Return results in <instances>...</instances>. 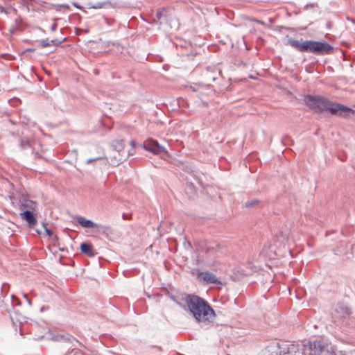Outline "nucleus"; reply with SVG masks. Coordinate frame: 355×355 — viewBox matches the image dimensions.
I'll use <instances>...</instances> for the list:
<instances>
[{
    "label": "nucleus",
    "mask_w": 355,
    "mask_h": 355,
    "mask_svg": "<svg viewBox=\"0 0 355 355\" xmlns=\"http://www.w3.org/2000/svg\"><path fill=\"white\" fill-rule=\"evenodd\" d=\"M57 28V24L55 23H54L53 24H52L51 27V30L52 31H54Z\"/></svg>",
    "instance_id": "obj_31"
},
{
    "label": "nucleus",
    "mask_w": 355,
    "mask_h": 355,
    "mask_svg": "<svg viewBox=\"0 0 355 355\" xmlns=\"http://www.w3.org/2000/svg\"><path fill=\"white\" fill-rule=\"evenodd\" d=\"M11 225H12V227H8V229L10 231H7V234H10V233H12V232H14L16 231L15 228H17V225L16 223H11Z\"/></svg>",
    "instance_id": "obj_23"
},
{
    "label": "nucleus",
    "mask_w": 355,
    "mask_h": 355,
    "mask_svg": "<svg viewBox=\"0 0 355 355\" xmlns=\"http://www.w3.org/2000/svg\"><path fill=\"white\" fill-rule=\"evenodd\" d=\"M134 153L130 150L128 152V155H132Z\"/></svg>",
    "instance_id": "obj_38"
},
{
    "label": "nucleus",
    "mask_w": 355,
    "mask_h": 355,
    "mask_svg": "<svg viewBox=\"0 0 355 355\" xmlns=\"http://www.w3.org/2000/svg\"><path fill=\"white\" fill-rule=\"evenodd\" d=\"M72 5H73V6H75L76 8H78V9H82V8H82V6H80L78 3H76V2H73V3H72Z\"/></svg>",
    "instance_id": "obj_30"
},
{
    "label": "nucleus",
    "mask_w": 355,
    "mask_h": 355,
    "mask_svg": "<svg viewBox=\"0 0 355 355\" xmlns=\"http://www.w3.org/2000/svg\"><path fill=\"white\" fill-rule=\"evenodd\" d=\"M26 224H27L28 227L31 230H35L38 234H42V231L41 230H38L36 229V225H37V223H26Z\"/></svg>",
    "instance_id": "obj_22"
},
{
    "label": "nucleus",
    "mask_w": 355,
    "mask_h": 355,
    "mask_svg": "<svg viewBox=\"0 0 355 355\" xmlns=\"http://www.w3.org/2000/svg\"><path fill=\"white\" fill-rule=\"evenodd\" d=\"M141 148L153 153V154L164 153L167 151L165 148L153 139H148L143 144L139 145Z\"/></svg>",
    "instance_id": "obj_9"
},
{
    "label": "nucleus",
    "mask_w": 355,
    "mask_h": 355,
    "mask_svg": "<svg viewBox=\"0 0 355 355\" xmlns=\"http://www.w3.org/2000/svg\"><path fill=\"white\" fill-rule=\"evenodd\" d=\"M304 355H347L345 352L335 350L331 345L318 339L309 341L304 346Z\"/></svg>",
    "instance_id": "obj_4"
},
{
    "label": "nucleus",
    "mask_w": 355,
    "mask_h": 355,
    "mask_svg": "<svg viewBox=\"0 0 355 355\" xmlns=\"http://www.w3.org/2000/svg\"><path fill=\"white\" fill-rule=\"evenodd\" d=\"M20 144L22 148H27L30 147V144L28 141L21 140Z\"/></svg>",
    "instance_id": "obj_25"
},
{
    "label": "nucleus",
    "mask_w": 355,
    "mask_h": 355,
    "mask_svg": "<svg viewBox=\"0 0 355 355\" xmlns=\"http://www.w3.org/2000/svg\"><path fill=\"white\" fill-rule=\"evenodd\" d=\"M21 212L19 215L21 219L26 222H36L35 215L37 214V204L28 198H22L20 200Z\"/></svg>",
    "instance_id": "obj_5"
},
{
    "label": "nucleus",
    "mask_w": 355,
    "mask_h": 355,
    "mask_svg": "<svg viewBox=\"0 0 355 355\" xmlns=\"http://www.w3.org/2000/svg\"><path fill=\"white\" fill-rule=\"evenodd\" d=\"M12 302L14 305H21V302L14 295H12Z\"/></svg>",
    "instance_id": "obj_24"
},
{
    "label": "nucleus",
    "mask_w": 355,
    "mask_h": 355,
    "mask_svg": "<svg viewBox=\"0 0 355 355\" xmlns=\"http://www.w3.org/2000/svg\"><path fill=\"white\" fill-rule=\"evenodd\" d=\"M71 222H92L91 220L85 219L82 216L73 217Z\"/></svg>",
    "instance_id": "obj_19"
},
{
    "label": "nucleus",
    "mask_w": 355,
    "mask_h": 355,
    "mask_svg": "<svg viewBox=\"0 0 355 355\" xmlns=\"http://www.w3.org/2000/svg\"><path fill=\"white\" fill-rule=\"evenodd\" d=\"M72 352H75L74 355H84L80 350L74 348L71 349H69L65 355H69Z\"/></svg>",
    "instance_id": "obj_21"
},
{
    "label": "nucleus",
    "mask_w": 355,
    "mask_h": 355,
    "mask_svg": "<svg viewBox=\"0 0 355 355\" xmlns=\"http://www.w3.org/2000/svg\"><path fill=\"white\" fill-rule=\"evenodd\" d=\"M60 7L64 8L66 9H69V6L67 4H62L60 5Z\"/></svg>",
    "instance_id": "obj_33"
},
{
    "label": "nucleus",
    "mask_w": 355,
    "mask_h": 355,
    "mask_svg": "<svg viewBox=\"0 0 355 355\" xmlns=\"http://www.w3.org/2000/svg\"><path fill=\"white\" fill-rule=\"evenodd\" d=\"M46 336L50 340L54 342H64L72 344L73 346L75 345V343H77L78 345L82 346V343H80L75 337L70 334H60L55 333L53 331H49L46 334Z\"/></svg>",
    "instance_id": "obj_8"
},
{
    "label": "nucleus",
    "mask_w": 355,
    "mask_h": 355,
    "mask_svg": "<svg viewBox=\"0 0 355 355\" xmlns=\"http://www.w3.org/2000/svg\"><path fill=\"white\" fill-rule=\"evenodd\" d=\"M334 49L331 45L325 42H317L309 40L308 52H311L318 55L329 54Z\"/></svg>",
    "instance_id": "obj_7"
},
{
    "label": "nucleus",
    "mask_w": 355,
    "mask_h": 355,
    "mask_svg": "<svg viewBox=\"0 0 355 355\" xmlns=\"http://www.w3.org/2000/svg\"><path fill=\"white\" fill-rule=\"evenodd\" d=\"M47 225H48V223H42V227L44 230L46 234L49 236H51L53 234V233L52 230H51L49 228H48Z\"/></svg>",
    "instance_id": "obj_20"
},
{
    "label": "nucleus",
    "mask_w": 355,
    "mask_h": 355,
    "mask_svg": "<svg viewBox=\"0 0 355 355\" xmlns=\"http://www.w3.org/2000/svg\"><path fill=\"white\" fill-rule=\"evenodd\" d=\"M23 296H24V297L26 300L27 298H28V297L27 294H26V293H24V294H23Z\"/></svg>",
    "instance_id": "obj_37"
},
{
    "label": "nucleus",
    "mask_w": 355,
    "mask_h": 355,
    "mask_svg": "<svg viewBox=\"0 0 355 355\" xmlns=\"http://www.w3.org/2000/svg\"><path fill=\"white\" fill-rule=\"evenodd\" d=\"M166 10L164 8H163L162 10H159L157 11L156 17L158 19L160 20L162 18L166 17Z\"/></svg>",
    "instance_id": "obj_18"
},
{
    "label": "nucleus",
    "mask_w": 355,
    "mask_h": 355,
    "mask_svg": "<svg viewBox=\"0 0 355 355\" xmlns=\"http://www.w3.org/2000/svg\"><path fill=\"white\" fill-rule=\"evenodd\" d=\"M199 277L208 284H218L220 283V281L213 273L208 271L200 272L199 274Z\"/></svg>",
    "instance_id": "obj_12"
},
{
    "label": "nucleus",
    "mask_w": 355,
    "mask_h": 355,
    "mask_svg": "<svg viewBox=\"0 0 355 355\" xmlns=\"http://www.w3.org/2000/svg\"><path fill=\"white\" fill-rule=\"evenodd\" d=\"M308 42L309 40L301 42L297 40L289 38L287 43L301 52H308Z\"/></svg>",
    "instance_id": "obj_11"
},
{
    "label": "nucleus",
    "mask_w": 355,
    "mask_h": 355,
    "mask_svg": "<svg viewBox=\"0 0 355 355\" xmlns=\"http://www.w3.org/2000/svg\"><path fill=\"white\" fill-rule=\"evenodd\" d=\"M85 228L84 233L88 236H100L104 235L108 236L111 233V229L105 225L98 223H79Z\"/></svg>",
    "instance_id": "obj_6"
},
{
    "label": "nucleus",
    "mask_w": 355,
    "mask_h": 355,
    "mask_svg": "<svg viewBox=\"0 0 355 355\" xmlns=\"http://www.w3.org/2000/svg\"><path fill=\"white\" fill-rule=\"evenodd\" d=\"M187 189H189L191 192L193 191L194 187L192 183H188L187 186Z\"/></svg>",
    "instance_id": "obj_29"
},
{
    "label": "nucleus",
    "mask_w": 355,
    "mask_h": 355,
    "mask_svg": "<svg viewBox=\"0 0 355 355\" xmlns=\"http://www.w3.org/2000/svg\"><path fill=\"white\" fill-rule=\"evenodd\" d=\"M51 241L52 243H56L58 241V237L55 234H53L51 236H50Z\"/></svg>",
    "instance_id": "obj_28"
},
{
    "label": "nucleus",
    "mask_w": 355,
    "mask_h": 355,
    "mask_svg": "<svg viewBox=\"0 0 355 355\" xmlns=\"http://www.w3.org/2000/svg\"><path fill=\"white\" fill-rule=\"evenodd\" d=\"M40 45L44 48V47H46V46H53V45H58L59 44H61L62 43V41H60V40H48V39H46V40H40Z\"/></svg>",
    "instance_id": "obj_15"
},
{
    "label": "nucleus",
    "mask_w": 355,
    "mask_h": 355,
    "mask_svg": "<svg viewBox=\"0 0 355 355\" xmlns=\"http://www.w3.org/2000/svg\"><path fill=\"white\" fill-rule=\"evenodd\" d=\"M339 309L344 315H349L351 313L350 309L345 304H339L336 309L337 311H339Z\"/></svg>",
    "instance_id": "obj_17"
},
{
    "label": "nucleus",
    "mask_w": 355,
    "mask_h": 355,
    "mask_svg": "<svg viewBox=\"0 0 355 355\" xmlns=\"http://www.w3.org/2000/svg\"><path fill=\"white\" fill-rule=\"evenodd\" d=\"M80 250L82 253L87 254L89 257H94L95 254L92 248V245L89 243H82L80 246Z\"/></svg>",
    "instance_id": "obj_13"
},
{
    "label": "nucleus",
    "mask_w": 355,
    "mask_h": 355,
    "mask_svg": "<svg viewBox=\"0 0 355 355\" xmlns=\"http://www.w3.org/2000/svg\"><path fill=\"white\" fill-rule=\"evenodd\" d=\"M305 104L316 112H323L329 111L331 114L340 116H349L350 113L354 111L343 105L334 103L325 98L320 96L307 95L304 97Z\"/></svg>",
    "instance_id": "obj_2"
},
{
    "label": "nucleus",
    "mask_w": 355,
    "mask_h": 355,
    "mask_svg": "<svg viewBox=\"0 0 355 355\" xmlns=\"http://www.w3.org/2000/svg\"><path fill=\"white\" fill-rule=\"evenodd\" d=\"M123 220H128V218L125 217V214H123Z\"/></svg>",
    "instance_id": "obj_39"
},
{
    "label": "nucleus",
    "mask_w": 355,
    "mask_h": 355,
    "mask_svg": "<svg viewBox=\"0 0 355 355\" xmlns=\"http://www.w3.org/2000/svg\"><path fill=\"white\" fill-rule=\"evenodd\" d=\"M130 144L132 148H135L136 146V143L135 141H130Z\"/></svg>",
    "instance_id": "obj_32"
},
{
    "label": "nucleus",
    "mask_w": 355,
    "mask_h": 355,
    "mask_svg": "<svg viewBox=\"0 0 355 355\" xmlns=\"http://www.w3.org/2000/svg\"><path fill=\"white\" fill-rule=\"evenodd\" d=\"M347 19L348 21H352L353 24H355V20H354V19H352V18H350V17H347Z\"/></svg>",
    "instance_id": "obj_35"
},
{
    "label": "nucleus",
    "mask_w": 355,
    "mask_h": 355,
    "mask_svg": "<svg viewBox=\"0 0 355 355\" xmlns=\"http://www.w3.org/2000/svg\"><path fill=\"white\" fill-rule=\"evenodd\" d=\"M263 205V202L259 199H252L247 201L245 203V207L247 209H257Z\"/></svg>",
    "instance_id": "obj_14"
},
{
    "label": "nucleus",
    "mask_w": 355,
    "mask_h": 355,
    "mask_svg": "<svg viewBox=\"0 0 355 355\" xmlns=\"http://www.w3.org/2000/svg\"><path fill=\"white\" fill-rule=\"evenodd\" d=\"M191 88L192 89V90H193V91H196V90H195V89H194V87H191Z\"/></svg>",
    "instance_id": "obj_40"
},
{
    "label": "nucleus",
    "mask_w": 355,
    "mask_h": 355,
    "mask_svg": "<svg viewBox=\"0 0 355 355\" xmlns=\"http://www.w3.org/2000/svg\"><path fill=\"white\" fill-rule=\"evenodd\" d=\"M26 301H27V302H28V305H29V306H31V304H32V303H31V300L29 298H27V299H26Z\"/></svg>",
    "instance_id": "obj_36"
},
{
    "label": "nucleus",
    "mask_w": 355,
    "mask_h": 355,
    "mask_svg": "<svg viewBox=\"0 0 355 355\" xmlns=\"http://www.w3.org/2000/svg\"><path fill=\"white\" fill-rule=\"evenodd\" d=\"M112 146L114 150L119 153L124 148V141L122 139H116L112 142Z\"/></svg>",
    "instance_id": "obj_16"
},
{
    "label": "nucleus",
    "mask_w": 355,
    "mask_h": 355,
    "mask_svg": "<svg viewBox=\"0 0 355 355\" xmlns=\"http://www.w3.org/2000/svg\"><path fill=\"white\" fill-rule=\"evenodd\" d=\"M186 304L193 318L198 322L207 324L214 320L216 314L209 304L203 298L195 295L186 297Z\"/></svg>",
    "instance_id": "obj_3"
},
{
    "label": "nucleus",
    "mask_w": 355,
    "mask_h": 355,
    "mask_svg": "<svg viewBox=\"0 0 355 355\" xmlns=\"http://www.w3.org/2000/svg\"><path fill=\"white\" fill-rule=\"evenodd\" d=\"M6 286H8V284H6V283H3V284H2V286H1V292H3V289H4V288H5Z\"/></svg>",
    "instance_id": "obj_34"
},
{
    "label": "nucleus",
    "mask_w": 355,
    "mask_h": 355,
    "mask_svg": "<svg viewBox=\"0 0 355 355\" xmlns=\"http://www.w3.org/2000/svg\"><path fill=\"white\" fill-rule=\"evenodd\" d=\"M101 158L100 157H95V158H92V159H88L86 160L85 163L87 164H89L90 163H92L93 162H95V161H97V160H99L101 159Z\"/></svg>",
    "instance_id": "obj_26"
},
{
    "label": "nucleus",
    "mask_w": 355,
    "mask_h": 355,
    "mask_svg": "<svg viewBox=\"0 0 355 355\" xmlns=\"http://www.w3.org/2000/svg\"><path fill=\"white\" fill-rule=\"evenodd\" d=\"M277 347L279 349V353L283 354H293L300 350L299 346L293 343H283L282 345L277 344Z\"/></svg>",
    "instance_id": "obj_10"
},
{
    "label": "nucleus",
    "mask_w": 355,
    "mask_h": 355,
    "mask_svg": "<svg viewBox=\"0 0 355 355\" xmlns=\"http://www.w3.org/2000/svg\"><path fill=\"white\" fill-rule=\"evenodd\" d=\"M300 238L295 230L284 225L279 232L275 235L272 243H266L263 248L262 253L269 259H274L275 256H284V252L291 253L290 245L295 243Z\"/></svg>",
    "instance_id": "obj_1"
},
{
    "label": "nucleus",
    "mask_w": 355,
    "mask_h": 355,
    "mask_svg": "<svg viewBox=\"0 0 355 355\" xmlns=\"http://www.w3.org/2000/svg\"><path fill=\"white\" fill-rule=\"evenodd\" d=\"M105 4V2H97L95 6H94L92 8H101L103 7V6Z\"/></svg>",
    "instance_id": "obj_27"
}]
</instances>
